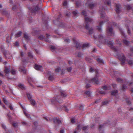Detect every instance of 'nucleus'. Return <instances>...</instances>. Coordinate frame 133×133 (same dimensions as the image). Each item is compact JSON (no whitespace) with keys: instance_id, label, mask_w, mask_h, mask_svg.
<instances>
[{"instance_id":"nucleus-41","label":"nucleus","mask_w":133,"mask_h":133,"mask_svg":"<svg viewBox=\"0 0 133 133\" xmlns=\"http://www.w3.org/2000/svg\"><path fill=\"white\" fill-rule=\"evenodd\" d=\"M127 88V86L125 84H123L122 86V89L123 91H124Z\"/></svg>"},{"instance_id":"nucleus-38","label":"nucleus","mask_w":133,"mask_h":133,"mask_svg":"<svg viewBox=\"0 0 133 133\" xmlns=\"http://www.w3.org/2000/svg\"><path fill=\"white\" fill-rule=\"evenodd\" d=\"M106 124V123H103L101 125H100L99 126V129L100 130H101L102 128H104L105 126V124Z\"/></svg>"},{"instance_id":"nucleus-25","label":"nucleus","mask_w":133,"mask_h":133,"mask_svg":"<svg viewBox=\"0 0 133 133\" xmlns=\"http://www.w3.org/2000/svg\"><path fill=\"white\" fill-rule=\"evenodd\" d=\"M72 14L75 17H76L78 16V11L77 10L73 11L72 12Z\"/></svg>"},{"instance_id":"nucleus-61","label":"nucleus","mask_w":133,"mask_h":133,"mask_svg":"<svg viewBox=\"0 0 133 133\" xmlns=\"http://www.w3.org/2000/svg\"><path fill=\"white\" fill-rule=\"evenodd\" d=\"M91 86L90 84H87L86 86V87L87 89H88L91 87Z\"/></svg>"},{"instance_id":"nucleus-63","label":"nucleus","mask_w":133,"mask_h":133,"mask_svg":"<svg viewBox=\"0 0 133 133\" xmlns=\"http://www.w3.org/2000/svg\"><path fill=\"white\" fill-rule=\"evenodd\" d=\"M25 115L26 116V117L28 118H29L30 117V115L27 113L25 114Z\"/></svg>"},{"instance_id":"nucleus-14","label":"nucleus","mask_w":133,"mask_h":133,"mask_svg":"<svg viewBox=\"0 0 133 133\" xmlns=\"http://www.w3.org/2000/svg\"><path fill=\"white\" fill-rule=\"evenodd\" d=\"M54 122L55 124H62L61 121L59 119L57 118L56 117L53 118V119Z\"/></svg>"},{"instance_id":"nucleus-40","label":"nucleus","mask_w":133,"mask_h":133,"mask_svg":"<svg viewBox=\"0 0 133 133\" xmlns=\"http://www.w3.org/2000/svg\"><path fill=\"white\" fill-rule=\"evenodd\" d=\"M85 93L89 96H91V93L90 91H86L85 92Z\"/></svg>"},{"instance_id":"nucleus-23","label":"nucleus","mask_w":133,"mask_h":133,"mask_svg":"<svg viewBox=\"0 0 133 133\" xmlns=\"http://www.w3.org/2000/svg\"><path fill=\"white\" fill-rule=\"evenodd\" d=\"M24 37L25 40H28L29 39V36L26 32L24 34Z\"/></svg>"},{"instance_id":"nucleus-13","label":"nucleus","mask_w":133,"mask_h":133,"mask_svg":"<svg viewBox=\"0 0 133 133\" xmlns=\"http://www.w3.org/2000/svg\"><path fill=\"white\" fill-rule=\"evenodd\" d=\"M94 58L97 61L98 63L102 64H104L103 60L101 58L99 57L96 56Z\"/></svg>"},{"instance_id":"nucleus-11","label":"nucleus","mask_w":133,"mask_h":133,"mask_svg":"<svg viewBox=\"0 0 133 133\" xmlns=\"http://www.w3.org/2000/svg\"><path fill=\"white\" fill-rule=\"evenodd\" d=\"M10 66H5L4 67V72L5 75L7 76H8V75L10 73Z\"/></svg>"},{"instance_id":"nucleus-47","label":"nucleus","mask_w":133,"mask_h":133,"mask_svg":"<svg viewBox=\"0 0 133 133\" xmlns=\"http://www.w3.org/2000/svg\"><path fill=\"white\" fill-rule=\"evenodd\" d=\"M11 72L13 75H15L16 74V71L14 69H12L11 70Z\"/></svg>"},{"instance_id":"nucleus-52","label":"nucleus","mask_w":133,"mask_h":133,"mask_svg":"<svg viewBox=\"0 0 133 133\" xmlns=\"http://www.w3.org/2000/svg\"><path fill=\"white\" fill-rule=\"evenodd\" d=\"M72 69V67H69L67 69V71L69 72H70Z\"/></svg>"},{"instance_id":"nucleus-31","label":"nucleus","mask_w":133,"mask_h":133,"mask_svg":"<svg viewBox=\"0 0 133 133\" xmlns=\"http://www.w3.org/2000/svg\"><path fill=\"white\" fill-rule=\"evenodd\" d=\"M127 63L130 66L133 65V61L132 60H129L127 61Z\"/></svg>"},{"instance_id":"nucleus-53","label":"nucleus","mask_w":133,"mask_h":133,"mask_svg":"<svg viewBox=\"0 0 133 133\" xmlns=\"http://www.w3.org/2000/svg\"><path fill=\"white\" fill-rule=\"evenodd\" d=\"M126 7L127 8V9L128 10H129L131 8V6L129 5H127Z\"/></svg>"},{"instance_id":"nucleus-22","label":"nucleus","mask_w":133,"mask_h":133,"mask_svg":"<svg viewBox=\"0 0 133 133\" xmlns=\"http://www.w3.org/2000/svg\"><path fill=\"white\" fill-rule=\"evenodd\" d=\"M118 92V91L117 90L111 91V95L115 96L117 94Z\"/></svg>"},{"instance_id":"nucleus-17","label":"nucleus","mask_w":133,"mask_h":133,"mask_svg":"<svg viewBox=\"0 0 133 133\" xmlns=\"http://www.w3.org/2000/svg\"><path fill=\"white\" fill-rule=\"evenodd\" d=\"M35 68L37 70H41L42 69L43 67L42 66L37 64H35L34 66Z\"/></svg>"},{"instance_id":"nucleus-20","label":"nucleus","mask_w":133,"mask_h":133,"mask_svg":"<svg viewBox=\"0 0 133 133\" xmlns=\"http://www.w3.org/2000/svg\"><path fill=\"white\" fill-rule=\"evenodd\" d=\"M48 79L49 80L52 81L54 79V78L53 76V75L52 74H51L50 72L48 73Z\"/></svg>"},{"instance_id":"nucleus-18","label":"nucleus","mask_w":133,"mask_h":133,"mask_svg":"<svg viewBox=\"0 0 133 133\" xmlns=\"http://www.w3.org/2000/svg\"><path fill=\"white\" fill-rule=\"evenodd\" d=\"M103 22L102 21L100 22L99 23V26H97V27H98L97 28V30L99 32H101L102 31L101 27L103 24Z\"/></svg>"},{"instance_id":"nucleus-35","label":"nucleus","mask_w":133,"mask_h":133,"mask_svg":"<svg viewBox=\"0 0 133 133\" xmlns=\"http://www.w3.org/2000/svg\"><path fill=\"white\" fill-rule=\"evenodd\" d=\"M45 37L41 35H39L38 38L40 40H43Z\"/></svg>"},{"instance_id":"nucleus-46","label":"nucleus","mask_w":133,"mask_h":133,"mask_svg":"<svg viewBox=\"0 0 133 133\" xmlns=\"http://www.w3.org/2000/svg\"><path fill=\"white\" fill-rule=\"evenodd\" d=\"M81 4V2L79 1H77L76 3V6L77 7H78Z\"/></svg>"},{"instance_id":"nucleus-55","label":"nucleus","mask_w":133,"mask_h":133,"mask_svg":"<svg viewBox=\"0 0 133 133\" xmlns=\"http://www.w3.org/2000/svg\"><path fill=\"white\" fill-rule=\"evenodd\" d=\"M99 92L102 95H104L106 94V92L105 91H99Z\"/></svg>"},{"instance_id":"nucleus-62","label":"nucleus","mask_w":133,"mask_h":133,"mask_svg":"<svg viewBox=\"0 0 133 133\" xmlns=\"http://www.w3.org/2000/svg\"><path fill=\"white\" fill-rule=\"evenodd\" d=\"M102 88L104 90H106L107 89V88L106 86H103L102 87Z\"/></svg>"},{"instance_id":"nucleus-45","label":"nucleus","mask_w":133,"mask_h":133,"mask_svg":"<svg viewBox=\"0 0 133 133\" xmlns=\"http://www.w3.org/2000/svg\"><path fill=\"white\" fill-rule=\"evenodd\" d=\"M89 6L90 8L92 9L94 7V4L93 3H90L89 4Z\"/></svg>"},{"instance_id":"nucleus-60","label":"nucleus","mask_w":133,"mask_h":133,"mask_svg":"<svg viewBox=\"0 0 133 133\" xmlns=\"http://www.w3.org/2000/svg\"><path fill=\"white\" fill-rule=\"evenodd\" d=\"M61 95L62 96H63V97H65L66 96V94L64 93L63 92H61Z\"/></svg>"},{"instance_id":"nucleus-36","label":"nucleus","mask_w":133,"mask_h":133,"mask_svg":"<svg viewBox=\"0 0 133 133\" xmlns=\"http://www.w3.org/2000/svg\"><path fill=\"white\" fill-rule=\"evenodd\" d=\"M19 8V6H17L16 5H14L13 6L12 9L14 11H15L16 9H18Z\"/></svg>"},{"instance_id":"nucleus-37","label":"nucleus","mask_w":133,"mask_h":133,"mask_svg":"<svg viewBox=\"0 0 133 133\" xmlns=\"http://www.w3.org/2000/svg\"><path fill=\"white\" fill-rule=\"evenodd\" d=\"M65 16L68 17H70V16L71 15V14L68 11H66V13L65 14Z\"/></svg>"},{"instance_id":"nucleus-21","label":"nucleus","mask_w":133,"mask_h":133,"mask_svg":"<svg viewBox=\"0 0 133 133\" xmlns=\"http://www.w3.org/2000/svg\"><path fill=\"white\" fill-rule=\"evenodd\" d=\"M82 127L80 124L78 125L77 127L76 128L75 130L77 131V132L80 131L81 128H82Z\"/></svg>"},{"instance_id":"nucleus-30","label":"nucleus","mask_w":133,"mask_h":133,"mask_svg":"<svg viewBox=\"0 0 133 133\" xmlns=\"http://www.w3.org/2000/svg\"><path fill=\"white\" fill-rule=\"evenodd\" d=\"M119 30L121 35H123L125 38L126 37V36L123 30L121 28H120L119 29Z\"/></svg>"},{"instance_id":"nucleus-48","label":"nucleus","mask_w":133,"mask_h":133,"mask_svg":"<svg viewBox=\"0 0 133 133\" xmlns=\"http://www.w3.org/2000/svg\"><path fill=\"white\" fill-rule=\"evenodd\" d=\"M109 103V102L108 101H105L102 102L103 105H107Z\"/></svg>"},{"instance_id":"nucleus-54","label":"nucleus","mask_w":133,"mask_h":133,"mask_svg":"<svg viewBox=\"0 0 133 133\" xmlns=\"http://www.w3.org/2000/svg\"><path fill=\"white\" fill-rule=\"evenodd\" d=\"M82 14L85 17H86V16H87V13L86 11L85 10L83 11L82 12Z\"/></svg>"},{"instance_id":"nucleus-28","label":"nucleus","mask_w":133,"mask_h":133,"mask_svg":"<svg viewBox=\"0 0 133 133\" xmlns=\"http://www.w3.org/2000/svg\"><path fill=\"white\" fill-rule=\"evenodd\" d=\"M26 95L28 99L30 100L32 96L31 95L30 93L29 92H26Z\"/></svg>"},{"instance_id":"nucleus-49","label":"nucleus","mask_w":133,"mask_h":133,"mask_svg":"<svg viewBox=\"0 0 133 133\" xmlns=\"http://www.w3.org/2000/svg\"><path fill=\"white\" fill-rule=\"evenodd\" d=\"M107 4L109 5H111V2H110V0H105Z\"/></svg>"},{"instance_id":"nucleus-16","label":"nucleus","mask_w":133,"mask_h":133,"mask_svg":"<svg viewBox=\"0 0 133 133\" xmlns=\"http://www.w3.org/2000/svg\"><path fill=\"white\" fill-rule=\"evenodd\" d=\"M76 56L78 58H81L82 57L83 54L82 52L79 51L75 53Z\"/></svg>"},{"instance_id":"nucleus-27","label":"nucleus","mask_w":133,"mask_h":133,"mask_svg":"<svg viewBox=\"0 0 133 133\" xmlns=\"http://www.w3.org/2000/svg\"><path fill=\"white\" fill-rule=\"evenodd\" d=\"M30 101L31 102V104L33 106H34L35 105L36 102L34 99H31L30 100Z\"/></svg>"},{"instance_id":"nucleus-19","label":"nucleus","mask_w":133,"mask_h":133,"mask_svg":"<svg viewBox=\"0 0 133 133\" xmlns=\"http://www.w3.org/2000/svg\"><path fill=\"white\" fill-rule=\"evenodd\" d=\"M107 29L108 32L110 33V35H112L113 33V28L111 26L108 27Z\"/></svg>"},{"instance_id":"nucleus-33","label":"nucleus","mask_w":133,"mask_h":133,"mask_svg":"<svg viewBox=\"0 0 133 133\" xmlns=\"http://www.w3.org/2000/svg\"><path fill=\"white\" fill-rule=\"evenodd\" d=\"M18 86L19 88L23 90H25V87L23 84H20L18 85Z\"/></svg>"},{"instance_id":"nucleus-64","label":"nucleus","mask_w":133,"mask_h":133,"mask_svg":"<svg viewBox=\"0 0 133 133\" xmlns=\"http://www.w3.org/2000/svg\"><path fill=\"white\" fill-rule=\"evenodd\" d=\"M112 86L114 89H115L116 88V84H113Z\"/></svg>"},{"instance_id":"nucleus-4","label":"nucleus","mask_w":133,"mask_h":133,"mask_svg":"<svg viewBox=\"0 0 133 133\" xmlns=\"http://www.w3.org/2000/svg\"><path fill=\"white\" fill-rule=\"evenodd\" d=\"M60 98V97L59 96H57L56 98H54L51 100V102L52 104L56 105L57 107L61 109V108H60L58 107L59 105H57L58 103H61L63 102L62 100L61 99L59 100Z\"/></svg>"},{"instance_id":"nucleus-29","label":"nucleus","mask_w":133,"mask_h":133,"mask_svg":"<svg viewBox=\"0 0 133 133\" xmlns=\"http://www.w3.org/2000/svg\"><path fill=\"white\" fill-rule=\"evenodd\" d=\"M123 43L125 44L127 46H128L130 44V42L126 40H124Z\"/></svg>"},{"instance_id":"nucleus-50","label":"nucleus","mask_w":133,"mask_h":133,"mask_svg":"<svg viewBox=\"0 0 133 133\" xmlns=\"http://www.w3.org/2000/svg\"><path fill=\"white\" fill-rule=\"evenodd\" d=\"M28 57L30 58H32L33 57V55L30 52H29L28 53Z\"/></svg>"},{"instance_id":"nucleus-39","label":"nucleus","mask_w":133,"mask_h":133,"mask_svg":"<svg viewBox=\"0 0 133 133\" xmlns=\"http://www.w3.org/2000/svg\"><path fill=\"white\" fill-rule=\"evenodd\" d=\"M123 81V79L119 78H117V81L120 83H121Z\"/></svg>"},{"instance_id":"nucleus-43","label":"nucleus","mask_w":133,"mask_h":133,"mask_svg":"<svg viewBox=\"0 0 133 133\" xmlns=\"http://www.w3.org/2000/svg\"><path fill=\"white\" fill-rule=\"evenodd\" d=\"M22 124V125H25L26 126H28V124L27 123V122H26L24 121H23L21 122Z\"/></svg>"},{"instance_id":"nucleus-15","label":"nucleus","mask_w":133,"mask_h":133,"mask_svg":"<svg viewBox=\"0 0 133 133\" xmlns=\"http://www.w3.org/2000/svg\"><path fill=\"white\" fill-rule=\"evenodd\" d=\"M25 68V66L24 65L21 66L19 68V70L21 72H23L24 74H25L26 73V71Z\"/></svg>"},{"instance_id":"nucleus-51","label":"nucleus","mask_w":133,"mask_h":133,"mask_svg":"<svg viewBox=\"0 0 133 133\" xmlns=\"http://www.w3.org/2000/svg\"><path fill=\"white\" fill-rule=\"evenodd\" d=\"M89 128V127L88 126H84L83 128V130L84 131L85 130H88Z\"/></svg>"},{"instance_id":"nucleus-44","label":"nucleus","mask_w":133,"mask_h":133,"mask_svg":"<svg viewBox=\"0 0 133 133\" xmlns=\"http://www.w3.org/2000/svg\"><path fill=\"white\" fill-rule=\"evenodd\" d=\"M64 42L67 43H69L70 42V40L68 38H64Z\"/></svg>"},{"instance_id":"nucleus-6","label":"nucleus","mask_w":133,"mask_h":133,"mask_svg":"<svg viewBox=\"0 0 133 133\" xmlns=\"http://www.w3.org/2000/svg\"><path fill=\"white\" fill-rule=\"evenodd\" d=\"M104 43L107 44L108 46L110 47L114 51L117 52L118 51L117 49L115 46H113L112 42L111 41H108L106 40V42H104Z\"/></svg>"},{"instance_id":"nucleus-57","label":"nucleus","mask_w":133,"mask_h":133,"mask_svg":"<svg viewBox=\"0 0 133 133\" xmlns=\"http://www.w3.org/2000/svg\"><path fill=\"white\" fill-rule=\"evenodd\" d=\"M85 59L87 61H90L91 59L90 58L87 57L85 58Z\"/></svg>"},{"instance_id":"nucleus-56","label":"nucleus","mask_w":133,"mask_h":133,"mask_svg":"<svg viewBox=\"0 0 133 133\" xmlns=\"http://www.w3.org/2000/svg\"><path fill=\"white\" fill-rule=\"evenodd\" d=\"M71 122L72 123L74 124L75 123V119L74 118H72L71 120Z\"/></svg>"},{"instance_id":"nucleus-59","label":"nucleus","mask_w":133,"mask_h":133,"mask_svg":"<svg viewBox=\"0 0 133 133\" xmlns=\"http://www.w3.org/2000/svg\"><path fill=\"white\" fill-rule=\"evenodd\" d=\"M60 67H58L55 70V71L56 72H59L60 71Z\"/></svg>"},{"instance_id":"nucleus-5","label":"nucleus","mask_w":133,"mask_h":133,"mask_svg":"<svg viewBox=\"0 0 133 133\" xmlns=\"http://www.w3.org/2000/svg\"><path fill=\"white\" fill-rule=\"evenodd\" d=\"M86 82H89L90 83H94L95 84H99L98 77L97 75H96L94 78L92 79L91 80L86 79Z\"/></svg>"},{"instance_id":"nucleus-3","label":"nucleus","mask_w":133,"mask_h":133,"mask_svg":"<svg viewBox=\"0 0 133 133\" xmlns=\"http://www.w3.org/2000/svg\"><path fill=\"white\" fill-rule=\"evenodd\" d=\"M41 9L39 6L38 4L34 5L30 9L31 14L33 15L36 13V12L39 11Z\"/></svg>"},{"instance_id":"nucleus-26","label":"nucleus","mask_w":133,"mask_h":133,"mask_svg":"<svg viewBox=\"0 0 133 133\" xmlns=\"http://www.w3.org/2000/svg\"><path fill=\"white\" fill-rule=\"evenodd\" d=\"M89 44H84L82 46V48L83 49H85L86 48H88L89 47Z\"/></svg>"},{"instance_id":"nucleus-10","label":"nucleus","mask_w":133,"mask_h":133,"mask_svg":"<svg viewBox=\"0 0 133 133\" xmlns=\"http://www.w3.org/2000/svg\"><path fill=\"white\" fill-rule=\"evenodd\" d=\"M117 56L121 62H125L126 61V57L123 54H122L121 55H118V54Z\"/></svg>"},{"instance_id":"nucleus-7","label":"nucleus","mask_w":133,"mask_h":133,"mask_svg":"<svg viewBox=\"0 0 133 133\" xmlns=\"http://www.w3.org/2000/svg\"><path fill=\"white\" fill-rule=\"evenodd\" d=\"M97 39L100 42L103 43L106 42V39H105L104 36L102 34L99 35L97 37Z\"/></svg>"},{"instance_id":"nucleus-58","label":"nucleus","mask_w":133,"mask_h":133,"mask_svg":"<svg viewBox=\"0 0 133 133\" xmlns=\"http://www.w3.org/2000/svg\"><path fill=\"white\" fill-rule=\"evenodd\" d=\"M56 49V48H55V46H52L50 48V49L51 50H54Z\"/></svg>"},{"instance_id":"nucleus-2","label":"nucleus","mask_w":133,"mask_h":133,"mask_svg":"<svg viewBox=\"0 0 133 133\" xmlns=\"http://www.w3.org/2000/svg\"><path fill=\"white\" fill-rule=\"evenodd\" d=\"M61 16V14L60 13L56 20L54 21V22L55 24L58 25L59 27L62 28H65L66 26V24L65 23H63L58 21Z\"/></svg>"},{"instance_id":"nucleus-12","label":"nucleus","mask_w":133,"mask_h":133,"mask_svg":"<svg viewBox=\"0 0 133 133\" xmlns=\"http://www.w3.org/2000/svg\"><path fill=\"white\" fill-rule=\"evenodd\" d=\"M121 8V6L120 4H116V5L115 10L117 13L119 14L120 13Z\"/></svg>"},{"instance_id":"nucleus-42","label":"nucleus","mask_w":133,"mask_h":133,"mask_svg":"<svg viewBox=\"0 0 133 133\" xmlns=\"http://www.w3.org/2000/svg\"><path fill=\"white\" fill-rule=\"evenodd\" d=\"M62 108H64L65 111L66 112H68L69 111L68 109L67 108V107L65 106H62L61 107Z\"/></svg>"},{"instance_id":"nucleus-34","label":"nucleus","mask_w":133,"mask_h":133,"mask_svg":"<svg viewBox=\"0 0 133 133\" xmlns=\"http://www.w3.org/2000/svg\"><path fill=\"white\" fill-rule=\"evenodd\" d=\"M3 101L6 105H8L9 103L5 98L4 97L3 98Z\"/></svg>"},{"instance_id":"nucleus-32","label":"nucleus","mask_w":133,"mask_h":133,"mask_svg":"<svg viewBox=\"0 0 133 133\" xmlns=\"http://www.w3.org/2000/svg\"><path fill=\"white\" fill-rule=\"evenodd\" d=\"M125 26L126 27L127 29V33L129 35H130L131 34V31L130 29L129 28L127 25H126Z\"/></svg>"},{"instance_id":"nucleus-9","label":"nucleus","mask_w":133,"mask_h":133,"mask_svg":"<svg viewBox=\"0 0 133 133\" xmlns=\"http://www.w3.org/2000/svg\"><path fill=\"white\" fill-rule=\"evenodd\" d=\"M74 43L75 45L76 48L80 50L82 47V45L79 42H77L75 39H73Z\"/></svg>"},{"instance_id":"nucleus-24","label":"nucleus","mask_w":133,"mask_h":133,"mask_svg":"<svg viewBox=\"0 0 133 133\" xmlns=\"http://www.w3.org/2000/svg\"><path fill=\"white\" fill-rule=\"evenodd\" d=\"M22 32L21 31H19L16 34H15V37H20L22 35Z\"/></svg>"},{"instance_id":"nucleus-8","label":"nucleus","mask_w":133,"mask_h":133,"mask_svg":"<svg viewBox=\"0 0 133 133\" xmlns=\"http://www.w3.org/2000/svg\"><path fill=\"white\" fill-rule=\"evenodd\" d=\"M105 8L103 6H101L99 7V12L101 14V17L103 18L104 16V11Z\"/></svg>"},{"instance_id":"nucleus-1","label":"nucleus","mask_w":133,"mask_h":133,"mask_svg":"<svg viewBox=\"0 0 133 133\" xmlns=\"http://www.w3.org/2000/svg\"><path fill=\"white\" fill-rule=\"evenodd\" d=\"M85 21L84 25L85 29L88 31L87 32L89 34H92L94 30L92 28L89 27V23L92 22L93 20L89 17H85Z\"/></svg>"}]
</instances>
